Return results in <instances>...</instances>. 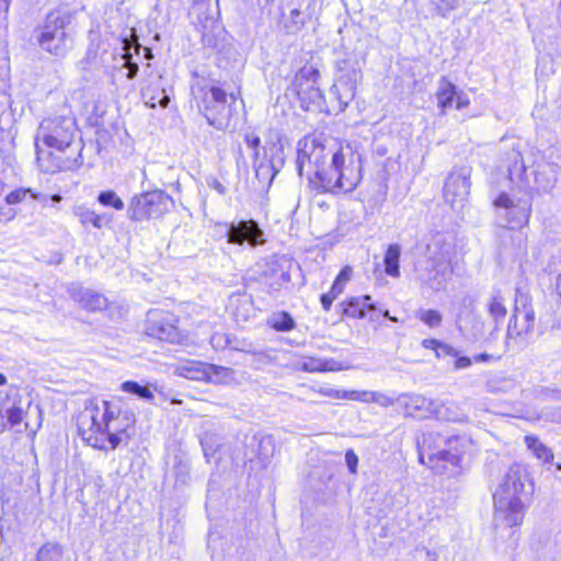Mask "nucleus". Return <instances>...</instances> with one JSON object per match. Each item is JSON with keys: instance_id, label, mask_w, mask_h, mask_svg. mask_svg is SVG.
I'll return each instance as SVG.
<instances>
[{"instance_id": "nucleus-33", "label": "nucleus", "mask_w": 561, "mask_h": 561, "mask_svg": "<svg viewBox=\"0 0 561 561\" xmlns=\"http://www.w3.org/2000/svg\"><path fill=\"white\" fill-rule=\"evenodd\" d=\"M268 323L271 324V327L276 330V331H280V332H287V331H290L291 329H294L295 327V321L294 319L291 318V316L286 312V311H283V312H279V313H276L274 314Z\"/></svg>"}, {"instance_id": "nucleus-11", "label": "nucleus", "mask_w": 561, "mask_h": 561, "mask_svg": "<svg viewBox=\"0 0 561 561\" xmlns=\"http://www.w3.org/2000/svg\"><path fill=\"white\" fill-rule=\"evenodd\" d=\"M175 206L174 199L162 190H153L135 195L127 209V216L134 221L159 218Z\"/></svg>"}, {"instance_id": "nucleus-9", "label": "nucleus", "mask_w": 561, "mask_h": 561, "mask_svg": "<svg viewBox=\"0 0 561 561\" xmlns=\"http://www.w3.org/2000/svg\"><path fill=\"white\" fill-rule=\"evenodd\" d=\"M455 241L451 237L437 234L427 245V284L433 290H440L454 274L453 259Z\"/></svg>"}, {"instance_id": "nucleus-42", "label": "nucleus", "mask_w": 561, "mask_h": 561, "mask_svg": "<svg viewBox=\"0 0 561 561\" xmlns=\"http://www.w3.org/2000/svg\"><path fill=\"white\" fill-rule=\"evenodd\" d=\"M520 307V318L524 322H526V330H534L535 327V311L534 309L528 305V297L526 296V300L524 299L522 302H519Z\"/></svg>"}, {"instance_id": "nucleus-21", "label": "nucleus", "mask_w": 561, "mask_h": 561, "mask_svg": "<svg viewBox=\"0 0 561 561\" xmlns=\"http://www.w3.org/2000/svg\"><path fill=\"white\" fill-rule=\"evenodd\" d=\"M341 306L343 308V314L353 319H363L366 317L367 311L375 312L377 310V307L371 301V296L369 295L352 297Z\"/></svg>"}, {"instance_id": "nucleus-44", "label": "nucleus", "mask_w": 561, "mask_h": 561, "mask_svg": "<svg viewBox=\"0 0 561 561\" xmlns=\"http://www.w3.org/2000/svg\"><path fill=\"white\" fill-rule=\"evenodd\" d=\"M23 409L20 402L13 401L12 405L5 409V416L11 425H18L23 419Z\"/></svg>"}, {"instance_id": "nucleus-63", "label": "nucleus", "mask_w": 561, "mask_h": 561, "mask_svg": "<svg viewBox=\"0 0 561 561\" xmlns=\"http://www.w3.org/2000/svg\"><path fill=\"white\" fill-rule=\"evenodd\" d=\"M268 445L271 446L272 445V442H271V438L270 437H265V438H262L261 442H260V456H262L263 458H267L268 455L267 453H264L263 449L265 448V446Z\"/></svg>"}, {"instance_id": "nucleus-45", "label": "nucleus", "mask_w": 561, "mask_h": 561, "mask_svg": "<svg viewBox=\"0 0 561 561\" xmlns=\"http://www.w3.org/2000/svg\"><path fill=\"white\" fill-rule=\"evenodd\" d=\"M437 560H438L437 552L428 550L425 547H416L411 554V561H437Z\"/></svg>"}, {"instance_id": "nucleus-2", "label": "nucleus", "mask_w": 561, "mask_h": 561, "mask_svg": "<svg viewBox=\"0 0 561 561\" xmlns=\"http://www.w3.org/2000/svg\"><path fill=\"white\" fill-rule=\"evenodd\" d=\"M77 131L76 119L70 115L48 117L41 122L35 136V150L38 168L42 172L56 173L77 169L82 164L80 154L73 160H62L51 152L43 150L39 146V142H43L48 148L65 151L73 142Z\"/></svg>"}, {"instance_id": "nucleus-25", "label": "nucleus", "mask_w": 561, "mask_h": 561, "mask_svg": "<svg viewBox=\"0 0 561 561\" xmlns=\"http://www.w3.org/2000/svg\"><path fill=\"white\" fill-rule=\"evenodd\" d=\"M141 96L148 107L154 108L158 105L165 108L170 102V98L164 89L153 88L151 85L145 87L141 90Z\"/></svg>"}, {"instance_id": "nucleus-5", "label": "nucleus", "mask_w": 561, "mask_h": 561, "mask_svg": "<svg viewBox=\"0 0 561 561\" xmlns=\"http://www.w3.org/2000/svg\"><path fill=\"white\" fill-rule=\"evenodd\" d=\"M121 419V405L113 401L89 400L84 410L77 417L78 433L91 447L106 450L104 434Z\"/></svg>"}, {"instance_id": "nucleus-41", "label": "nucleus", "mask_w": 561, "mask_h": 561, "mask_svg": "<svg viewBox=\"0 0 561 561\" xmlns=\"http://www.w3.org/2000/svg\"><path fill=\"white\" fill-rule=\"evenodd\" d=\"M27 194H31V196L34 199L42 201L41 199V195L36 194V193H33L32 190H30V188H18V190H14L10 194L7 195L5 203L8 205L18 204V203L22 202L26 197Z\"/></svg>"}, {"instance_id": "nucleus-18", "label": "nucleus", "mask_w": 561, "mask_h": 561, "mask_svg": "<svg viewBox=\"0 0 561 561\" xmlns=\"http://www.w3.org/2000/svg\"><path fill=\"white\" fill-rule=\"evenodd\" d=\"M271 158H257V160L253 159V168L255 171V175L260 181L271 183L275 175L279 172L282 167L284 165V151L283 147L279 145H273L270 149Z\"/></svg>"}, {"instance_id": "nucleus-52", "label": "nucleus", "mask_w": 561, "mask_h": 561, "mask_svg": "<svg viewBox=\"0 0 561 561\" xmlns=\"http://www.w3.org/2000/svg\"><path fill=\"white\" fill-rule=\"evenodd\" d=\"M119 420L123 421L122 427H124L125 431L127 432V430L135 424L136 415L131 410H123L121 408V419Z\"/></svg>"}, {"instance_id": "nucleus-7", "label": "nucleus", "mask_w": 561, "mask_h": 561, "mask_svg": "<svg viewBox=\"0 0 561 561\" xmlns=\"http://www.w3.org/2000/svg\"><path fill=\"white\" fill-rule=\"evenodd\" d=\"M364 59L355 51H341L335 60V83L330 94L337 101V111L342 112L353 101L357 83L362 80Z\"/></svg>"}, {"instance_id": "nucleus-28", "label": "nucleus", "mask_w": 561, "mask_h": 561, "mask_svg": "<svg viewBox=\"0 0 561 561\" xmlns=\"http://www.w3.org/2000/svg\"><path fill=\"white\" fill-rule=\"evenodd\" d=\"M400 256H401V247L398 243H392L388 247L385 257V272L387 275L391 277L400 276Z\"/></svg>"}, {"instance_id": "nucleus-27", "label": "nucleus", "mask_w": 561, "mask_h": 561, "mask_svg": "<svg viewBox=\"0 0 561 561\" xmlns=\"http://www.w3.org/2000/svg\"><path fill=\"white\" fill-rule=\"evenodd\" d=\"M455 95L456 85L443 77L439 81L438 90L436 92L438 106L442 108V113H445L447 108L453 106Z\"/></svg>"}, {"instance_id": "nucleus-32", "label": "nucleus", "mask_w": 561, "mask_h": 561, "mask_svg": "<svg viewBox=\"0 0 561 561\" xmlns=\"http://www.w3.org/2000/svg\"><path fill=\"white\" fill-rule=\"evenodd\" d=\"M75 215L83 226L91 224L94 228L101 229L105 225L104 216L89 208L78 207Z\"/></svg>"}, {"instance_id": "nucleus-15", "label": "nucleus", "mask_w": 561, "mask_h": 561, "mask_svg": "<svg viewBox=\"0 0 561 561\" xmlns=\"http://www.w3.org/2000/svg\"><path fill=\"white\" fill-rule=\"evenodd\" d=\"M227 241L232 244L243 245L245 242L255 248L265 243L264 232L255 220H240L227 225Z\"/></svg>"}, {"instance_id": "nucleus-50", "label": "nucleus", "mask_w": 561, "mask_h": 561, "mask_svg": "<svg viewBox=\"0 0 561 561\" xmlns=\"http://www.w3.org/2000/svg\"><path fill=\"white\" fill-rule=\"evenodd\" d=\"M483 321L480 318H473L471 322V337L474 341L481 340L484 335Z\"/></svg>"}, {"instance_id": "nucleus-30", "label": "nucleus", "mask_w": 561, "mask_h": 561, "mask_svg": "<svg viewBox=\"0 0 561 561\" xmlns=\"http://www.w3.org/2000/svg\"><path fill=\"white\" fill-rule=\"evenodd\" d=\"M536 183L545 192L551 191L557 181V167L554 164H548L536 171L535 175Z\"/></svg>"}, {"instance_id": "nucleus-8", "label": "nucleus", "mask_w": 561, "mask_h": 561, "mask_svg": "<svg viewBox=\"0 0 561 561\" xmlns=\"http://www.w3.org/2000/svg\"><path fill=\"white\" fill-rule=\"evenodd\" d=\"M339 144L333 138H325L317 135H308L297 144L296 169L299 176H302L305 168L310 182H313L311 174H317V169H323L331 161L332 156L337 152Z\"/></svg>"}, {"instance_id": "nucleus-51", "label": "nucleus", "mask_w": 561, "mask_h": 561, "mask_svg": "<svg viewBox=\"0 0 561 561\" xmlns=\"http://www.w3.org/2000/svg\"><path fill=\"white\" fill-rule=\"evenodd\" d=\"M457 355H458L457 350H455L453 346L439 341L438 346L436 348L437 357H444V356L456 357Z\"/></svg>"}, {"instance_id": "nucleus-46", "label": "nucleus", "mask_w": 561, "mask_h": 561, "mask_svg": "<svg viewBox=\"0 0 561 561\" xmlns=\"http://www.w3.org/2000/svg\"><path fill=\"white\" fill-rule=\"evenodd\" d=\"M173 474L176 484H186L190 480V468L185 462L180 461L174 466Z\"/></svg>"}, {"instance_id": "nucleus-34", "label": "nucleus", "mask_w": 561, "mask_h": 561, "mask_svg": "<svg viewBox=\"0 0 561 561\" xmlns=\"http://www.w3.org/2000/svg\"><path fill=\"white\" fill-rule=\"evenodd\" d=\"M104 438L105 444L108 443L111 449H116L122 442H128L129 434L124 427L113 426L110 431H105Z\"/></svg>"}, {"instance_id": "nucleus-12", "label": "nucleus", "mask_w": 561, "mask_h": 561, "mask_svg": "<svg viewBox=\"0 0 561 561\" xmlns=\"http://www.w3.org/2000/svg\"><path fill=\"white\" fill-rule=\"evenodd\" d=\"M472 169L469 165L455 167L447 175L444 185V199L453 208L462 207L471 188Z\"/></svg>"}, {"instance_id": "nucleus-62", "label": "nucleus", "mask_w": 561, "mask_h": 561, "mask_svg": "<svg viewBox=\"0 0 561 561\" xmlns=\"http://www.w3.org/2000/svg\"><path fill=\"white\" fill-rule=\"evenodd\" d=\"M10 0H0V23L5 19Z\"/></svg>"}, {"instance_id": "nucleus-59", "label": "nucleus", "mask_w": 561, "mask_h": 561, "mask_svg": "<svg viewBox=\"0 0 561 561\" xmlns=\"http://www.w3.org/2000/svg\"><path fill=\"white\" fill-rule=\"evenodd\" d=\"M208 185L217 191L220 195H225L227 192L226 186L216 179H213L211 182H208Z\"/></svg>"}, {"instance_id": "nucleus-13", "label": "nucleus", "mask_w": 561, "mask_h": 561, "mask_svg": "<svg viewBox=\"0 0 561 561\" xmlns=\"http://www.w3.org/2000/svg\"><path fill=\"white\" fill-rule=\"evenodd\" d=\"M176 323L178 318L174 314L162 310H151L147 316L146 333L161 341L179 343L181 333Z\"/></svg>"}, {"instance_id": "nucleus-56", "label": "nucleus", "mask_w": 561, "mask_h": 561, "mask_svg": "<svg viewBox=\"0 0 561 561\" xmlns=\"http://www.w3.org/2000/svg\"><path fill=\"white\" fill-rule=\"evenodd\" d=\"M290 20L295 25L296 30H299L305 24V21L301 18V12L298 9H293L290 11Z\"/></svg>"}, {"instance_id": "nucleus-4", "label": "nucleus", "mask_w": 561, "mask_h": 561, "mask_svg": "<svg viewBox=\"0 0 561 561\" xmlns=\"http://www.w3.org/2000/svg\"><path fill=\"white\" fill-rule=\"evenodd\" d=\"M419 459L438 474L456 476L460 472V454L457 445L470 447L471 439L466 436L446 437L438 432H425L417 437Z\"/></svg>"}, {"instance_id": "nucleus-48", "label": "nucleus", "mask_w": 561, "mask_h": 561, "mask_svg": "<svg viewBox=\"0 0 561 561\" xmlns=\"http://www.w3.org/2000/svg\"><path fill=\"white\" fill-rule=\"evenodd\" d=\"M123 59L125 60L123 66L127 68L126 78L128 80L135 79L139 71V66L137 62L133 61L131 53L126 50L123 55Z\"/></svg>"}, {"instance_id": "nucleus-3", "label": "nucleus", "mask_w": 561, "mask_h": 561, "mask_svg": "<svg viewBox=\"0 0 561 561\" xmlns=\"http://www.w3.org/2000/svg\"><path fill=\"white\" fill-rule=\"evenodd\" d=\"M362 157L350 144L339 147L330 163L317 169L313 184L320 193L351 192L360 182Z\"/></svg>"}, {"instance_id": "nucleus-40", "label": "nucleus", "mask_w": 561, "mask_h": 561, "mask_svg": "<svg viewBox=\"0 0 561 561\" xmlns=\"http://www.w3.org/2000/svg\"><path fill=\"white\" fill-rule=\"evenodd\" d=\"M201 445L204 450L205 457L209 460L210 457H214L219 448L217 444V437L214 434H205L201 438Z\"/></svg>"}, {"instance_id": "nucleus-14", "label": "nucleus", "mask_w": 561, "mask_h": 561, "mask_svg": "<svg viewBox=\"0 0 561 561\" xmlns=\"http://www.w3.org/2000/svg\"><path fill=\"white\" fill-rule=\"evenodd\" d=\"M494 206L502 208L507 224L512 229L522 228L528 224L531 215L530 197L513 199L508 194L501 193L494 201Z\"/></svg>"}, {"instance_id": "nucleus-37", "label": "nucleus", "mask_w": 561, "mask_h": 561, "mask_svg": "<svg viewBox=\"0 0 561 561\" xmlns=\"http://www.w3.org/2000/svg\"><path fill=\"white\" fill-rule=\"evenodd\" d=\"M274 274V280L268 283V286L272 290H280L283 287H285L287 284L290 283V272L288 268H284L282 265H279V268H272Z\"/></svg>"}, {"instance_id": "nucleus-47", "label": "nucleus", "mask_w": 561, "mask_h": 561, "mask_svg": "<svg viewBox=\"0 0 561 561\" xmlns=\"http://www.w3.org/2000/svg\"><path fill=\"white\" fill-rule=\"evenodd\" d=\"M244 142L248 148L253 150V159L257 160L260 157L261 138L253 131L244 134Z\"/></svg>"}, {"instance_id": "nucleus-17", "label": "nucleus", "mask_w": 561, "mask_h": 561, "mask_svg": "<svg viewBox=\"0 0 561 561\" xmlns=\"http://www.w3.org/2000/svg\"><path fill=\"white\" fill-rule=\"evenodd\" d=\"M190 14L204 36L213 33L218 27L219 4L217 0L196 1Z\"/></svg>"}, {"instance_id": "nucleus-43", "label": "nucleus", "mask_w": 561, "mask_h": 561, "mask_svg": "<svg viewBox=\"0 0 561 561\" xmlns=\"http://www.w3.org/2000/svg\"><path fill=\"white\" fill-rule=\"evenodd\" d=\"M511 159L513 163L508 165L507 171L510 179L513 181L515 178H520L526 168L519 152H513Z\"/></svg>"}, {"instance_id": "nucleus-31", "label": "nucleus", "mask_w": 561, "mask_h": 561, "mask_svg": "<svg viewBox=\"0 0 561 561\" xmlns=\"http://www.w3.org/2000/svg\"><path fill=\"white\" fill-rule=\"evenodd\" d=\"M121 390L148 402H151L154 399V394L151 389L148 386L140 385L137 381H124L121 385Z\"/></svg>"}, {"instance_id": "nucleus-53", "label": "nucleus", "mask_w": 561, "mask_h": 561, "mask_svg": "<svg viewBox=\"0 0 561 561\" xmlns=\"http://www.w3.org/2000/svg\"><path fill=\"white\" fill-rule=\"evenodd\" d=\"M345 462L347 465L348 470L352 473H356L357 471V465H358V457L355 454L353 449H348L345 453Z\"/></svg>"}, {"instance_id": "nucleus-20", "label": "nucleus", "mask_w": 561, "mask_h": 561, "mask_svg": "<svg viewBox=\"0 0 561 561\" xmlns=\"http://www.w3.org/2000/svg\"><path fill=\"white\" fill-rule=\"evenodd\" d=\"M432 416L446 422H467L465 404L455 401H433Z\"/></svg>"}, {"instance_id": "nucleus-58", "label": "nucleus", "mask_w": 561, "mask_h": 561, "mask_svg": "<svg viewBox=\"0 0 561 561\" xmlns=\"http://www.w3.org/2000/svg\"><path fill=\"white\" fill-rule=\"evenodd\" d=\"M334 299H335L334 295H331L330 293L322 294L320 297L322 308L325 311H329L331 309V306H332V302Z\"/></svg>"}, {"instance_id": "nucleus-36", "label": "nucleus", "mask_w": 561, "mask_h": 561, "mask_svg": "<svg viewBox=\"0 0 561 561\" xmlns=\"http://www.w3.org/2000/svg\"><path fill=\"white\" fill-rule=\"evenodd\" d=\"M98 202L106 207H113L116 210H122L125 207L123 199L114 191H102L98 196Z\"/></svg>"}, {"instance_id": "nucleus-24", "label": "nucleus", "mask_w": 561, "mask_h": 561, "mask_svg": "<svg viewBox=\"0 0 561 561\" xmlns=\"http://www.w3.org/2000/svg\"><path fill=\"white\" fill-rule=\"evenodd\" d=\"M486 310L489 316L493 319V330L495 331L497 330V324L505 319L507 313L504 297L501 295L499 289H493L486 302Z\"/></svg>"}, {"instance_id": "nucleus-35", "label": "nucleus", "mask_w": 561, "mask_h": 561, "mask_svg": "<svg viewBox=\"0 0 561 561\" xmlns=\"http://www.w3.org/2000/svg\"><path fill=\"white\" fill-rule=\"evenodd\" d=\"M436 13L442 18H447L451 11L462 5L467 0H430Z\"/></svg>"}, {"instance_id": "nucleus-49", "label": "nucleus", "mask_w": 561, "mask_h": 561, "mask_svg": "<svg viewBox=\"0 0 561 561\" xmlns=\"http://www.w3.org/2000/svg\"><path fill=\"white\" fill-rule=\"evenodd\" d=\"M369 399L366 401H373L383 408L390 407L394 403V400L387 394L380 392H369Z\"/></svg>"}, {"instance_id": "nucleus-39", "label": "nucleus", "mask_w": 561, "mask_h": 561, "mask_svg": "<svg viewBox=\"0 0 561 561\" xmlns=\"http://www.w3.org/2000/svg\"><path fill=\"white\" fill-rule=\"evenodd\" d=\"M417 318L427 327L434 329L442 324L443 316L434 309H421L417 311Z\"/></svg>"}, {"instance_id": "nucleus-19", "label": "nucleus", "mask_w": 561, "mask_h": 561, "mask_svg": "<svg viewBox=\"0 0 561 561\" xmlns=\"http://www.w3.org/2000/svg\"><path fill=\"white\" fill-rule=\"evenodd\" d=\"M433 401L419 394H402L397 399L404 414L413 417L432 416Z\"/></svg>"}, {"instance_id": "nucleus-61", "label": "nucleus", "mask_w": 561, "mask_h": 561, "mask_svg": "<svg viewBox=\"0 0 561 561\" xmlns=\"http://www.w3.org/2000/svg\"><path fill=\"white\" fill-rule=\"evenodd\" d=\"M343 290H344V285L334 280L329 293L331 295H334V297L336 298L340 294L343 293Z\"/></svg>"}, {"instance_id": "nucleus-16", "label": "nucleus", "mask_w": 561, "mask_h": 561, "mask_svg": "<svg viewBox=\"0 0 561 561\" xmlns=\"http://www.w3.org/2000/svg\"><path fill=\"white\" fill-rule=\"evenodd\" d=\"M319 71L313 67H304L295 77V88L299 99L302 102L321 107L324 102L322 91L316 85L319 78Z\"/></svg>"}, {"instance_id": "nucleus-22", "label": "nucleus", "mask_w": 561, "mask_h": 561, "mask_svg": "<svg viewBox=\"0 0 561 561\" xmlns=\"http://www.w3.org/2000/svg\"><path fill=\"white\" fill-rule=\"evenodd\" d=\"M71 297L88 311L103 310L107 306L106 297L91 289L73 288Z\"/></svg>"}, {"instance_id": "nucleus-38", "label": "nucleus", "mask_w": 561, "mask_h": 561, "mask_svg": "<svg viewBox=\"0 0 561 561\" xmlns=\"http://www.w3.org/2000/svg\"><path fill=\"white\" fill-rule=\"evenodd\" d=\"M332 364H334L332 359L311 357L304 362L302 369L310 373L334 370Z\"/></svg>"}, {"instance_id": "nucleus-60", "label": "nucleus", "mask_w": 561, "mask_h": 561, "mask_svg": "<svg viewBox=\"0 0 561 561\" xmlns=\"http://www.w3.org/2000/svg\"><path fill=\"white\" fill-rule=\"evenodd\" d=\"M439 341L435 339H425L422 341V346L427 350H434L436 352V348L438 346Z\"/></svg>"}, {"instance_id": "nucleus-1", "label": "nucleus", "mask_w": 561, "mask_h": 561, "mask_svg": "<svg viewBox=\"0 0 561 561\" xmlns=\"http://www.w3.org/2000/svg\"><path fill=\"white\" fill-rule=\"evenodd\" d=\"M533 492L534 485L526 469L518 463L510 466L493 493L495 525L506 528L519 526Z\"/></svg>"}, {"instance_id": "nucleus-57", "label": "nucleus", "mask_w": 561, "mask_h": 561, "mask_svg": "<svg viewBox=\"0 0 561 561\" xmlns=\"http://www.w3.org/2000/svg\"><path fill=\"white\" fill-rule=\"evenodd\" d=\"M456 101V108L457 110H461L463 107H467L469 105V99L468 96L463 93V92H457L456 91V95H455V100Z\"/></svg>"}, {"instance_id": "nucleus-10", "label": "nucleus", "mask_w": 561, "mask_h": 561, "mask_svg": "<svg viewBox=\"0 0 561 561\" xmlns=\"http://www.w3.org/2000/svg\"><path fill=\"white\" fill-rule=\"evenodd\" d=\"M234 102L232 94L228 96L221 88L213 85L204 91L198 108L209 125L224 130L229 126Z\"/></svg>"}, {"instance_id": "nucleus-23", "label": "nucleus", "mask_w": 561, "mask_h": 561, "mask_svg": "<svg viewBox=\"0 0 561 561\" xmlns=\"http://www.w3.org/2000/svg\"><path fill=\"white\" fill-rule=\"evenodd\" d=\"M524 299L526 300V296L523 294H518L516 297L515 311L507 327L508 339H524L533 332V330H526V322H524L520 318L519 302H522Z\"/></svg>"}, {"instance_id": "nucleus-64", "label": "nucleus", "mask_w": 561, "mask_h": 561, "mask_svg": "<svg viewBox=\"0 0 561 561\" xmlns=\"http://www.w3.org/2000/svg\"><path fill=\"white\" fill-rule=\"evenodd\" d=\"M218 540H219V536L215 533H210L209 538H208V548L211 550H215V545ZM211 553L214 556L215 551H213Z\"/></svg>"}, {"instance_id": "nucleus-26", "label": "nucleus", "mask_w": 561, "mask_h": 561, "mask_svg": "<svg viewBox=\"0 0 561 561\" xmlns=\"http://www.w3.org/2000/svg\"><path fill=\"white\" fill-rule=\"evenodd\" d=\"M525 445L527 448L545 463H552L553 461V453L552 450L546 446L537 436L535 435H526L524 438Z\"/></svg>"}, {"instance_id": "nucleus-55", "label": "nucleus", "mask_w": 561, "mask_h": 561, "mask_svg": "<svg viewBox=\"0 0 561 561\" xmlns=\"http://www.w3.org/2000/svg\"><path fill=\"white\" fill-rule=\"evenodd\" d=\"M454 367L455 369H465L472 365L473 359L467 356H459V354L455 357Z\"/></svg>"}, {"instance_id": "nucleus-54", "label": "nucleus", "mask_w": 561, "mask_h": 561, "mask_svg": "<svg viewBox=\"0 0 561 561\" xmlns=\"http://www.w3.org/2000/svg\"><path fill=\"white\" fill-rule=\"evenodd\" d=\"M352 275H353V268L351 266L346 265L340 271L335 280L345 286V284L352 278Z\"/></svg>"}, {"instance_id": "nucleus-29", "label": "nucleus", "mask_w": 561, "mask_h": 561, "mask_svg": "<svg viewBox=\"0 0 561 561\" xmlns=\"http://www.w3.org/2000/svg\"><path fill=\"white\" fill-rule=\"evenodd\" d=\"M36 561H69V558H65V549L60 543L47 542L38 549Z\"/></svg>"}, {"instance_id": "nucleus-6", "label": "nucleus", "mask_w": 561, "mask_h": 561, "mask_svg": "<svg viewBox=\"0 0 561 561\" xmlns=\"http://www.w3.org/2000/svg\"><path fill=\"white\" fill-rule=\"evenodd\" d=\"M73 18L75 11L68 4L51 9L35 30L38 46L55 57H66L73 42L66 30Z\"/></svg>"}]
</instances>
